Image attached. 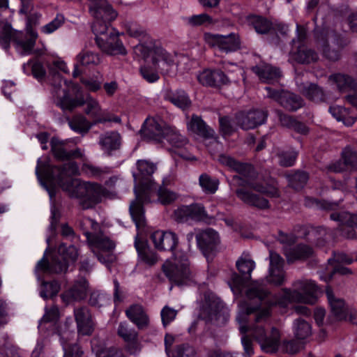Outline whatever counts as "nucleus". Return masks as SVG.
Instances as JSON below:
<instances>
[{"instance_id":"412c9836","label":"nucleus","mask_w":357,"mask_h":357,"mask_svg":"<svg viewBox=\"0 0 357 357\" xmlns=\"http://www.w3.org/2000/svg\"><path fill=\"white\" fill-rule=\"evenodd\" d=\"M155 248L160 251L174 252L178 244V238L174 232L156 231L151 236Z\"/></svg>"},{"instance_id":"f704fd0d","label":"nucleus","mask_w":357,"mask_h":357,"mask_svg":"<svg viewBox=\"0 0 357 357\" xmlns=\"http://www.w3.org/2000/svg\"><path fill=\"white\" fill-rule=\"evenodd\" d=\"M83 234L90 243L94 246L96 251L111 252L114 248V243L107 237H102L88 231Z\"/></svg>"},{"instance_id":"79ce46f5","label":"nucleus","mask_w":357,"mask_h":357,"mask_svg":"<svg viewBox=\"0 0 357 357\" xmlns=\"http://www.w3.org/2000/svg\"><path fill=\"white\" fill-rule=\"evenodd\" d=\"M247 20L256 32L259 34L268 33L273 29L271 22L262 16L251 15L248 16Z\"/></svg>"},{"instance_id":"37998d69","label":"nucleus","mask_w":357,"mask_h":357,"mask_svg":"<svg viewBox=\"0 0 357 357\" xmlns=\"http://www.w3.org/2000/svg\"><path fill=\"white\" fill-rule=\"evenodd\" d=\"M289 186L295 190H300L306 185L309 174L307 172L301 170L295 171L287 175Z\"/></svg>"},{"instance_id":"2eb2a0df","label":"nucleus","mask_w":357,"mask_h":357,"mask_svg":"<svg viewBox=\"0 0 357 357\" xmlns=\"http://www.w3.org/2000/svg\"><path fill=\"white\" fill-rule=\"evenodd\" d=\"M96 43L104 52L109 55H126L127 51L122 42L119 38V33L111 29L109 33L98 36L96 38Z\"/></svg>"},{"instance_id":"72a5a7b5","label":"nucleus","mask_w":357,"mask_h":357,"mask_svg":"<svg viewBox=\"0 0 357 357\" xmlns=\"http://www.w3.org/2000/svg\"><path fill=\"white\" fill-rule=\"evenodd\" d=\"M135 247L139 258L149 266H153L158 261L156 253L148 245L147 241L142 240L138 235L135 238Z\"/></svg>"},{"instance_id":"f03ea898","label":"nucleus","mask_w":357,"mask_h":357,"mask_svg":"<svg viewBox=\"0 0 357 357\" xmlns=\"http://www.w3.org/2000/svg\"><path fill=\"white\" fill-rule=\"evenodd\" d=\"M218 161L245 178H243L238 175L233 176V180L236 181L239 187L235 190V194L243 203L264 210L269 208L270 204L268 199L261 195L268 197H278L280 196L279 192L275 188L266 186L261 183L250 181V180H254L257 176L254 166L250 163L239 162L225 154L219 155Z\"/></svg>"},{"instance_id":"4d7b16f0","label":"nucleus","mask_w":357,"mask_h":357,"mask_svg":"<svg viewBox=\"0 0 357 357\" xmlns=\"http://www.w3.org/2000/svg\"><path fill=\"white\" fill-rule=\"evenodd\" d=\"M306 206H315L319 208L332 211L335 210L339 206V202H328L326 200H319L315 198L307 197L305 200Z\"/></svg>"},{"instance_id":"f8f14e48","label":"nucleus","mask_w":357,"mask_h":357,"mask_svg":"<svg viewBox=\"0 0 357 357\" xmlns=\"http://www.w3.org/2000/svg\"><path fill=\"white\" fill-rule=\"evenodd\" d=\"M174 219L178 223L194 221L196 222H204L210 223L213 219L209 216L203 204L193 203L190 205H183L174 211Z\"/></svg>"},{"instance_id":"de8ad7c7","label":"nucleus","mask_w":357,"mask_h":357,"mask_svg":"<svg viewBox=\"0 0 357 357\" xmlns=\"http://www.w3.org/2000/svg\"><path fill=\"white\" fill-rule=\"evenodd\" d=\"M220 132L222 137H230L237 131L236 121L229 116H220L219 118Z\"/></svg>"},{"instance_id":"6e6d98bb","label":"nucleus","mask_w":357,"mask_h":357,"mask_svg":"<svg viewBox=\"0 0 357 357\" xmlns=\"http://www.w3.org/2000/svg\"><path fill=\"white\" fill-rule=\"evenodd\" d=\"M199 185L202 190L208 194H213L218 190L219 182L217 179H213L207 174H202L199 178Z\"/></svg>"},{"instance_id":"6e6552de","label":"nucleus","mask_w":357,"mask_h":357,"mask_svg":"<svg viewBox=\"0 0 357 357\" xmlns=\"http://www.w3.org/2000/svg\"><path fill=\"white\" fill-rule=\"evenodd\" d=\"M135 53L146 60L152 56V64L157 71L161 73H167L174 61L167 52L160 46H158L152 41L144 44L137 45L134 47Z\"/></svg>"},{"instance_id":"ddd939ff","label":"nucleus","mask_w":357,"mask_h":357,"mask_svg":"<svg viewBox=\"0 0 357 357\" xmlns=\"http://www.w3.org/2000/svg\"><path fill=\"white\" fill-rule=\"evenodd\" d=\"M240 274L233 273L231 275V287L234 291L241 293L242 289L251 279V273L255 267V263L250 259L240 257L236 263Z\"/></svg>"},{"instance_id":"e433bc0d","label":"nucleus","mask_w":357,"mask_h":357,"mask_svg":"<svg viewBox=\"0 0 357 357\" xmlns=\"http://www.w3.org/2000/svg\"><path fill=\"white\" fill-rule=\"evenodd\" d=\"M291 42L293 43V49L296 48V52L294 53V59L296 61L301 63H310L318 60V54L314 50L308 48L304 44L294 47L296 44L295 38Z\"/></svg>"},{"instance_id":"603ef678","label":"nucleus","mask_w":357,"mask_h":357,"mask_svg":"<svg viewBox=\"0 0 357 357\" xmlns=\"http://www.w3.org/2000/svg\"><path fill=\"white\" fill-rule=\"evenodd\" d=\"M294 335L297 339L304 340L311 335L310 324L302 318L295 320Z\"/></svg>"},{"instance_id":"423d86ee","label":"nucleus","mask_w":357,"mask_h":357,"mask_svg":"<svg viewBox=\"0 0 357 357\" xmlns=\"http://www.w3.org/2000/svg\"><path fill=\"white\" fill-rule=\"evenodd\" d=\"M270 291L267 289L263 282L255 281L251 283L245 291L246 297L248 300L246 307V314L250 315L255 312V320L259 323L268 318L270 315L269 310L264 309L259 311L262 304H275L270 303Z\"/></svg>"},{"instance_id":"5fc2aeb1","label":"nucleus","mask_w":357,"mask_h":357,"mask_svg":"<svg viewBox=\"0 0 357 357\" xmlns=\"http://www.w3.org/2000/svg\"><path fill=\"white\" fill-rule=\"evenodd\" d=\"M77 62L80 66L98 65L100 63V57L98 54L91 51H83L77 56Z\"/></svg>"},{"instance_id":"f257e3e1","label":"nucleus","mask_w":357,"mask_h":357,"mask_svg":"<svg viewBox=\"0 0 357 357\" xmlns=\"http://www.w3.org/2000/svg\"><path fill=\"white\" fill-rule=\"evenodd\" d=\"M51 151L54 158L59 161H69L61 166L51 165L47 162L38 160L36 174L40 184L48 191L50 197L55 195L56 187L69 190L73 185V176L79 174L77 162L70 161L82 157L79 149L74 150L68 148V143L57 137L50 140Z\"/></svg>"},{"instance_id":"338daca9","label":"nucleus","mask_w":357,"mask_h":357,"mask_svg":"<svg viewBox=\"0 0 357 357\" xmlns=\"http://www.w3.org/2000/svg\"><path fill=\"white\" fill-rule=\"evenodd\" d=\"M177 314V311L174 310L172 307L166 305L165 306L160 312L161 319L162 325L166 327L168 324H169L174 319L176 318Z\"/></svg>"},{"instance_id":"a19ab883","label":"nucleus","mask_w":357,"mask_h":357,"mask_svg":"<svg viewBox=\"0 0 357 357\" xmlns=\"http://www.w3.org/2000/svg\"><path fill=\"white\" fill-rule=\"evenodd\" d=\"M91 349L96 357H124L122 352L116 347H106L98 340H91Z\"/></svg>"},{"instance_id":"bf43d9fd","label":"nucleus","mask_w":357,"mask_h":357,"mask_svg":"<svg viewBox=\"0 0 357 357\" xmlns=\"http://www.w3.org/2000/svg\"><path fill=\"white\" fill-rule=\"evenodd\" d=\"M111 29L110 23L99 18H95V21L91 26L92 31L96 36L95 39L98 36L108 34Z\"/></svg>"},{"instance_id":"1a4fd4ad","label":"nucleus","mask_w":357,"mask_h":357,"mask_svg":"<svg viewBox=\"0 0 357 357\" xmlns=\"http://www.w3.org/2000/svg\"><path fill=\"white\" fill-rule=\"evenodd\" d=\"M298 285V288L302 292L298 290L291 291L287 288L282 289V295L275 303L282 307L286 306L290 302L314 304L317 301L315 294L318 290L316 284L311 280H305L299 282Z\"/></svg>"},{"instance_id":"a211bd4d","label":"nucleus","mask_w":357,"mask_h":357,"mask_svg":"<svg viewBox=\"0 0 357 357\" xmlns=\"http://www.w3.org/2000/svg\"><path fill=\"white\" fill-rule=\"evenodd\" d=\"M195 238L199 250L204 256L208 257L217 249L220 243L218 232L211 228L199 231L196 235Z\"/></svg>"},{"instance_id":"bb28decb","label":"nucleus","mask_w":357,"mask_h":357,"mask_svg":"<svg viewBox=\"0 0 357 357\" xmlns=\"http://www.w3.org/2000/svg\"><path fill=\"white\" fill-rule=\"evenodd\" d=\"M37 37V33L31 27H27V34L26 36L22 31L15 34V44L21 49L20 54L22 55L32 54V50L36 45Z\"/></svg>"},{"instance_id":"a878e982","label":"nucleus","mask_w":357,"mask_h":357,"mask_svg":"<svg viewBox=\"0 0 357 357\" xmlns=\"http://www.w3.org/2000/svg\"><path fill=\"white\" fill-rule=\"evenodd\" d=\"M199 82L204 86L220 88L229 83V79L220 69L205 70L198 75Z\"/></svg>"},{"instance_id":"0e129e2a","label":"nucleus","mask_w":357,"mask_h":357,"mask_svg":"<svg viewBox=\"0 0 357 357\" xmlns=\"http://www.w3.org/2000/svg\"><path fill=\"white\" fill-rule=\"evenodd\" d=\"M118 335L127 342L138 337L137 332L134 329H129L125 324L121 323L118 328Z\"/></svg>"},{"instance_id":"680f3d73","label":"nucleus","mask_w":357,"mask_h":357,"mask_svg":"<svg viewBox=\"0 0 357 357\" xmlns=\"http://www.w3.org/2000/svg\"><path fill=\"white\" fill-rule=\"evenodd\" d=\"M172 357H195V351L188 344H179L172 352Z\"/></svg>"},{"instance_id":"4468645a","label":"nucleus","mask_w":357,"mask_h":357,"mask_svg":"<svg viewBox=\"0 0 357 357\" xmlns=\"http://www.w3.org/2000/svg\"><path fill=\"white\" fill-rule=\"evenodd\" d=\"M208 43L220 52L228 54L241 49V40L238 33H231L227 35L208 34Z\"/></svg>"},{"instance_id":"49530a36","label":"nucleus","mask_w":357,"mask_h":357,"mask_svg":"<svg viewBox=\"0 0 357 357\" xmlns=\"http://www.w3.org/2000/svg\"><path fill=\"white\" fill-rule=\"evenodd\" d=\"M60 289L61 284L56 280L43 281L40 286V296L45 300L53 298L57 295Z\"/></svg>"},{"instance_id":"f3484780","label":"nucleus","mask_w":357,"mask_h":357,"mask_svg":"<svg viewBox=\"0 0 357 357\" xmlns=\"http://www.w3.org/2000/svg\"><path fill=\"white\" fill-rule=\"evenodd\" d=\"M168 127L160 118H148L139 132L144 139L161 142Z\"/></svg>"},{"instance_id":"13d9d810","label":"nucleus","mask_w":357,"mask_h":357,"mask_svg":"<svg viewBox=\"0 0 357 357\" xmlns=\"http://www.w3.org/2000/svg\"><path fill=\"white\" fill-rule=\"evenodd\" d=\"M109 301V298L106 294L100 291H93L90 294L89 304L95 307L100 308L106 305Z\"/></svg>"},{"instance_id":"8fccbe9b","label":"nucleus","mask_w":357,"mask_h":357,"mask_svg":"<svg viewBox=\"0 0 357 357\" xmlns=\"http://www.w3.org/2000/svg\"><path fill=\"white\" fill-rule=\"evenodd\" d=\"M173 146L181 148L188 143V139L182 136L174 128L169 126L166 128L164 138Z\"/></svg>"},{"instance_id":"39448f33","label":"nucleus","mask_w":357,"mask_h":357,"mask_svg":"<svg viewBox=\"0 0 357 357\" xmlns=\"http://www.w3.org/2000/svg\"><path fill=\"white\" fill-rule=\"evenodd\" d=\"M78 257V251L73 245H66L61 243L57 253L54 255L50 262L43 257L37 264L36 268L44 272L61 273H66L71 264H74Z\"/></svg>"},{"instance_id":"6ab92c4d","label":"nucleus","mask_w":357,"mask_h":357,"mask_svg":"<svg viewBox=\"0 0 357 357\" xmlns=\"http://www.w3.org/2000/svg\"><path fill=\"white\" fill-rule=\"evenodd\" d=\"M89 288V282L84 278L76 280L74 284L61 294V298L66 305L79 302L86 298Z\"/></svg>"},{"instance_id":"473e14b6","label":"nucleus","mask_w":357,"mask_h":357,"mask_svg":"<svg viewBox=\"0 0 357 357\" xmlns=\"http://www.w3.org/2000/svg\"><path fill=\"white\" fill-rule=\"evenodd\" d=\"M89 10L94 18L102 19L108 23L115 20L117 16V13L105 0L101 3H96L89 8Z\"/></svg>"},{"instance_id":"052dcab7","label":"nucleus","mask_w":357,"mask_h":357,"mask_svg":"<svg viewBox=\"0 0 357 357\" xmlns=\"http://www.w3.org/2000/svg\"><path fill=\"white\" fill-rule=\"evenodd\" d=\"M188 24L192 26H198L202 25H208L213 24V19L206 13L195 15L185 18Z\"/></svg>"},{"instance_id":"774afa93","label":"nucleus","mask_w":357,"mask_h":357,"mask_svg":"<svg viewBox=\"0 0 357 357\" xmlns=\"http://www.w3.org/2000/svg\"><path fill=\"white\" fill-rule=\"evenodd\" d=\"M140 73L143 78L150 83L155 82L159 79L157 71L150 66H142L140 68Z\"/></svg>"},{"instance_id":"b1692460","label":"nucleus","mask_w":357,"mask_h":357,"mask_svg":"<svg viewBox=\"0 0 357 357\" xmlns=\"http://www.w3.org/2000/svg\"><path fill=\"white\" fill-rule=\"evenodd\" d=\"M342 157L343 162L338 161L328 167V169L334 172H341L344 169L351 171L357 170V148L354 146H346L342 152Z\"/></svg>"},{"instance_id":"c9c22d12","label":"nucleus","mask_w":357,"mask_h":357,"mask_svg":"<svg viewBox=\"0 0 357 357\" xmlns=\"http://www.w3.org/2000/svg\"><path fill=\"white\" fill-rule=\"evenodd\" d=\"M126 314L139 329L147 326L149 319L140 305H132L126 310Z\"/></svg>"},{"instance_id":"a18cd8bd","label":"nucleus","mask_w":357,"mask_h":357,"mask_svg":"<svg viewBox=\"0 0 357 357\" xmlns=\"http://www.w3.org/2000/svg\"><path fill=\"white\" fill-rule=\"evenodd\" d=\"M59 335L64 350L63 357H83L84 351L79 344L77 343H68V337H65L64 333H61Z\"/></svg>"},{"instance_id":"864d4df0","label":"nucleus","mask_w":357,"mask_h":357,"mask_svg":"<svg viewBox=\"0 0 357 357\" xmlns=\"http://www.w3.org/2000/svg\"><path fill=\"white\" fill-rule=\"evenodd\" d=\"M26 66L31 67V74L38 80H41L45 77L46 70L42 62L38 59H32L27 63L23 65L24 71L26 70Z\"/></svg>"},{"instance_id":"ea45409f","label":"nucleus","mask_w":357,"mask_h":357,"mask_svg":"<svg viewBox=\"0 0 357 357\" xmlns=\"http://www.w3.org/2000/svg\"><path fill=\"white\" fill-rule=\"evenodd\" d=\"M314 250L312 247L300 243L294 247L287 254L288 261L295 260H305L313 256Z\"/></svg>"},{"instance_id":"4be33fe9","label":"nucleus","mask_w":357,"mask_h":357,"mask_svg":"<svg viewBox=\"0 0 357 357\" xmlns=\"http://www.w3.org/2000/svg\"><path fill=\"white\" fill-rule=\"evenodd\" d=\"M330 218L338 222L340 225L345 226V228L342 229L343 236L349 239H354L356 237V233L353 227H357V214L346 211L334 212L331 213Z\"/></svg>"},{"instance_id":"20e7f679","label":"nucleus","mask_w":357,"mask_h":357,"mask_svg":"<svg viewBox=\"0 0 357 357\" xmlns=\"http://www.w3.org/2000/svg\"><path fill=\"white\" fill-rule=\"evenodd\" d=\"M66 89L62 90V96L58 94L56 105L63 111H73L75 107L86 104L85 113L92 117L99 115L100 107L98 102L87 96L86 99L82 93V88L79 84L64 80Z\"/></svg>"},{"instance_id":"09e8293b","label":"nucleus","mask_w":357,"mask_h":357,"mask_svg":"<svg viewBox=\"0 0 357 357\" xmlns=\"http://www.w3.org/2000/svg\"><path fill=\"white\" fill-rule=\"evenodd\" d=\"M153 194L157 195L158 200L163 205L169 204L172 203L174 201H175L176 199V195L174 192L168 190L163 185H158L157 184V188L153 190V192L151 194H149V200L144 201V204L150 202L151 196Z\"/></svg>"},{"instance_id":"9d476101","label":"nucleus","mask_w":357,"mask_h":357,"mask_svg":"<svg viewBox=\"0 0 357 357\" xmlns=\"http://www.w3.org/2000/svg\"><path fill=\"white\" fill-rule=\"evenodd\" d=\"M229 312L224 303L211 292L204 294V302L200 307L199 318L207 321H216L217 324H225L229 319Z\"/></svg>"},{"instance_id":"c03bdc74","label":"nucleus","mask_w":357,"mask_h":357,"mask_svg":"<svg viewBox=\"0 0 357 357\" xmlns=\"http://www.w3.org/2000/svg\"><path fill=\"white\" fill-rule=\"evenodd\" d=\"M68 123L72 130L81 134L87 133L92 126L96 124L94 121L93 123L89 122L86 118L82 114L74 116L69 121Z\"/></svg>"},{"instance_id":"0eeeda50","label":"nucleus","mask_w":357,"mask_h":357,"mask_svg":"<svg viewBox=\"0 0 357 357\" xmlns=\"http://www.w3.org/2000/svg\"><path fill=\"white\" fill-rule=\"evenodd\" d=\"M174 260L166 261L162 271L170 282L177 286L188 284L192 278L190 261L185 254L174 252Z\"/></svg>"},{"instance_id":"7ed1b4c3","label":"nucleus","mask_w":357,"mask_h":357,"mask_svg":"<svg viewBox=\"0 0 357 357\" xmlns=\"http://www.w3.org/2000/svg\"><path fill=\"white\" fill-rule=\"evenodd\" d=\"M136 165L137 172L132 174L135 183V199L130 204L129 212L136 227L139 229L146 223L144 201H149V194L157 188V183L153 179L157 166L146 160H137Z\"/></svg>"},{"instance_id":"9b49d317","label":"nucleus","mask_w":357,"mask_h":357,"mask_svg":"<svg viewBox=\"0 0 357 357\" xmlns=\"http://www.w3.org/2000/svg\"><path fill=\"white\" fill-rule=\"evenodd\" d=\"M75 195L83 209L94 207L108 195V190L97 183L84 182L76 185Z\"/></svg>"},{"instance_id":"dca6fc26","label":"nucleus","mask_w":357,"mask_h":357,"mask_svg":"<svg viewBox=\"0 0 357 357\" xmlns=\"http://www.w3.org/2000/svg\"><path fill=\"white\" fill-rule=\"evenodd\" d=\"M268 116L266 111L252 109L249 112H239L235 114L236 124L241 129L248 130L255 128L266 122Z\"/></svg>"},{"instance_id":"c85d7f7f","label":"nucleus","mask_w":357,"mask_h":357,"mask_svg":"<svg viewBox=\"0 0 357 357\" xmlns=\"http://www.w3.org/2000/svg\"><path fill=\"white\" fill-rule=\"evenodd\" d=\"M164 98L183 111L188 109L192 106V100L189 95L181 89H167L165 93Z\"/></svg>"},{"instance_id":"3c124183","label":"nucleus","mask_w":357,"mask_h":357,"mask_svg":"<svg viewBox=\"0 0 357 357\" xmlns=\"http://www.w3.org/2000/svg\"><path fill=\"white\" fill-rule=\"evenodd\" d=\"M19 31L13 30L11 25L6 23L0 31V45L5 50H8L12 40L15 43V36Z\"/></svg>"},{"instance_id":"393cba45","label":"nucleus","mask_w":357,"mask_h":357,"mask_svg":"<svg viewBox=\"0 0 357 357\" xmlns=\"http://www.w3.org/2000/svg\"><path fill=\"white\" fill-rule=\"evenodd\" d=\"M326 294L331 307V312L335 321L346 320L349 315V307L343 298L335 296L332 289L327 287Z\"/></svg>"},{"instance_id":"aec40b11","label":"nucleus","mask_w":357,"mask_h":357,"mask_svg":"<svg viewBox=\"0 0 357 357\" xmlns=\"http://www.w3.org/2000/svg\"><path fill=\"white\" fill-rule=\"evenodd\" d=\"M269 259V274L266 277V281L273 285L280 286L284 281V260L273 251H270Z\"/></svg>"},{"instance_id":"69168bd1","label":"nucleus","mask_w":357,"mask_h":357,"mask_svg":"<svg viewBox=\"0 0 357 357\" xmlns=\"http://www.w3.org/2000/svg\"><path fill=\"white\" fill-rule=\"evenodd\" d=\"M105 171L100 167H96L91 164L84 163L81 167V174L91 177L100 176Z\"/></svg>"},{"instance_id":"2f4dec72","label":"nucleus","mask_w":357,"mask_h":357,"mask_svg":"<svg viewBox=\"0 0 357 357\" xmlns=\"http://www.w3.org/2000/svg\"><path fill=\"white\" fill-rule=\"evenodd\" d=\"M187 128L193 133L205 139H211L215 134L214 130L207 126L202 117L197 114L192 115L190 120L187 123Z\"/></svg>"},{"instance_id":"7c9ffc66","label":"nucleus","mask_w":357,"mask_h":357,"mask_svg":"<svg viewBox=\"0 0 357 357\" xmlns=\"http://www.w3.org/2000/svg\"><path fill=\"white\" fill-rule=\"evenodd\" d=\"M99 144L105 153L110 155L113 151L120 149L121 145V135L116 131L105 132L100 135Z\"/></svg>"},{"instance_id":"5701e85b","label":"nucleus","mask_w":357,"mask_h":357,"mask_svg":"<svg viewBox=\"0 0 357 357\" xmlns=\"http://www.w3.org/2000/svg\"><path fill=\"white\" fill-rule=\"evenodd\" d=\"M77 331L82 335H91L94 331V323L90 310L86 306L74 309Z\"/></svg>"},{"instance_id":"c756f323","label":"nucleus","mask_w":357,"mask_h":357,"mask_svg":"<svg viewBox=\"0 0 357 357\" xmlns=\"http://www.w3.org/2000/svg\"><path fill=\"white\" fill-rule=\"evenodd\" d=\"M314 38L319 47L321 48L322 55L331 61H336L340 59V50L332 49L328 42L327 34L324 31H314Z\"/></svg>"},{"instance_id":"e2e57ef3","label":"nucleus","mask_w":357,"mask_h":357,"mask_svg":"<svg viewBox=\"0 0 357 357\" xmlns=\"http://www.w3.org/2000/svg\"><path fill=\"white\" fill-rule=\"evenodd\" d=\"M248 331V327L247 326H241L240 327V332L241 334H243L241 342L243 346L245 354L248 356H250L254 354V351L252 348V340L249 335H245Z\"/></svg>"},{"instance_id":"cd10ccee","label":"nucleus","mask_w":357,"mask_h":357,"mask_svg":"<svg viewBox=\"0 0 357 357\" xmlns=\"http://www.w3.org/2000/svg\"><path fill=\"white\" fill-rule=\"evenodd\" d=\"M252 70L261 82L267 84L278 82L282 77V72L279 68L267 63L253 66Z\"/></svg>"},{"instance_id":"58836bf2","label":"nucleus","mask_w":357,"mask_h":357,"mask_svg":"<svg viewBox=\"0 0 357 357\" xmlns=\"http://www.w3.org/2000/svg\"><path fill=\"white\" fill-rule=\"evenodd\" d=\"M280 105L289 112H295L304 105V101L300 96L285 91L280 98Z\"/></svg>"},{"instance_id":"4c0bfd02","label":"nucleus","mask_w":357,"mask_h":357,"mask_svg":"<svg viewBox=\"0 0 357 357\" xmlns=\"http://www.w3.org/2000/svg\"><path fill=\"white\" fill-rule=\"evenodd\" d=\"M302 94L308 100L315 102L325 100V93L321 87L317 84L307 82L301 87Z\"/></svg>"}]
</instances>
